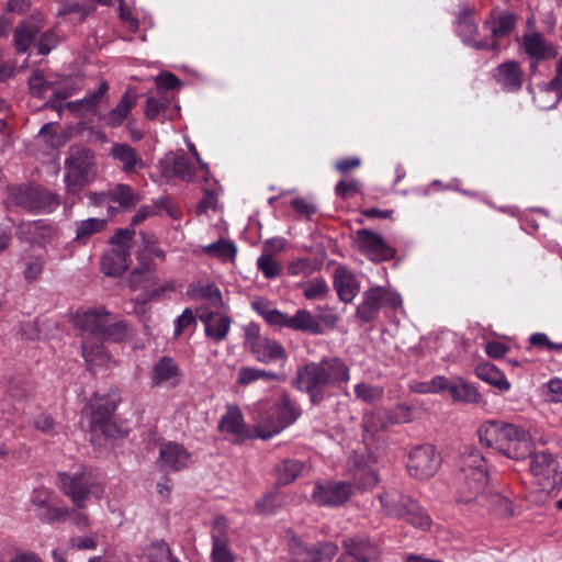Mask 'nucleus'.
Wrapping results in <instances>:
<instances>
[{
	"instance_id": "obj_1",
	"label": "nucleus",
	"mask_w": 562,
	"mask_h": 562,
	"mask_svg": "<svg viewBox=\"0 0 562 562\" xmlns=\"http://www.w3.org/2000/svg\"><path fill=\"white\" fill-rule=\"evenodd\" d=\"M350 380V368L339 357H323L297 370L296 387L308 394L312 404L317 405L326 398V389L344 387Z\"/></svg>"
},
{
	"instance_id": "obj_2",
	"label": "nucleus",
	"mask_w": 562,
	"mask_h": 562,
	"mask_svg": "<svg viewBox=\"0 0 562 562\" xmlns=\"http://www.w3.org/2000/svg\"><path fill=\"white\" fill-rule=\"evenodd\" d=\"M481 443L513 460H524L533 450L530 432L503 420H486L479 428Z\"/></svg>"
},
{
	"instance_id": "obj_3",
	"label": "nucleus",
	"mask_w": 562,
	"mask_h": 562,
	"mask_svg": "<svg viewBox=\"0 0 562 562\" xmlns=\"http://www.w3.org/2000/svg\"><path fill=\"white\" fill-rule=\"evenodd\" d=\"M301 416L300 406L282 392L270 408L259 411L252 427L255 438L270 439L293 425Z\"/></svg>"
},
{
	"instance_id": "obj_4",
	"label": "nucleus",
	"mask_w": 562,
	"mask_h": 562,
	"mask_svg": "<svg viewBox=\"0 0 562 562\" xmlns=\"http://www.w3.org/2000/svg\"><path fill=\"white\" fill-rule=\"evenodd\" d=\"M93 165L92 150L85 147L70 148L65 161V184L68 192L77 193L89 182Z\"/></svg>"
},
{
	"instance_id": "obj_5",
	"label": "nucleus",
	"mask_w": 562,
	"mask_h": 562,
	"mask_svg": "<svg viewBox=\"0 0 562 562\" xmlns=\"http://www.w3.org/2000/svg\"><path fill=\"white\" fill-rule=\"evenodd\" d=\"M133 235L132 229L120 228L110 239L112 248L101 259V269L106 276H121L127 270Z\"/></svg>"
},
{
	"instance_id": "obj_6",
	"label": "nucleus",
	"mask_w": 562,
	"mask_h": 562,
	"mask_svg": "<svg viewBox=\"0 0 562 562\" xmlns=\"http://www.w3.org/2000/svg\"><path fill=\"white\" fill-rule=\"evenodd\" d=\"M516 25L517 15L515 13L498 12L497 10L491 11L483 22V29L490 33V38L474 42V47L476 49L498 52L502 41L510 36Z\"/></svg>"
},
{
	"instance_id": "obj_7",
	"label": "nucleus",
	"mask_w": 562,
	"mask_h": 562,
	"mask_svg": "<svg viewBox=\"0 0 562 562\" xmlns=\"http://www.w3.org/2000/svg\"><path fill=\"white\" fill-rule=\"evenodd\" d=\"M362 297L363 301L357 307L356 316L364 323L375 321L383 307L397 308L402 305L401 295L384 286L369 288L363 292Z\"/></svg>"
},
{
	"instance_id": "obj_8",
	"label": "nucleus",
	"mask_w": 562,
	"mask_h": 562,
	"mask_svg": "<svg viewBox=\"0 0 562 562\" xmlns=\"http://www.w3.org/2000/svg\"><path fill=\"white\" fill-rule=\"evenodd\" d=\"M440 467V458L431 445L414 447L407 461V470L411 476L425 480L434 476Z\"/></svg>"
},
{
	"instance_id": "obj_9",
	"label": "nucleus",
	"mask_w": 562,
	"mask_h": 562,
	"mask_svg": "<svg viewBox=\"0 0 562 562\" xmlns=\"http://www.w3.org/2000/svg\"><path fill=\"white\" fill-rule=\"evenodd\" d=\"M353 485L345 481H323L314 484L312 499L318 506L344 505L353 494Z\"/></svg>"
},
{
	"instance_id": "obj_10",
	"label": "nucleus",
	"mask_w": 562,
	"mask_h": 562,
	"mask_svg": "<svg viewBox=\"0 0 562 562\" xmlns=\"http://www.w3.org/2000/svg\"><path fill=\"white\" fill-rule=\"evenodd\" d=\"M289 550L296 562H329L338 552V547L331 541L306 544L297 537L289 540Z\"/></svg>"
},
{
	"instance_id": "obj_11",
	"label": "nucleus",
	"mask_w": 562,
	"mask_h": 562,
	"mask_svg": "<svg viewBox=\"0 0 562 562\" xmlns=\"http://www.w3.org/2000/svg\"><path fill=\"white\" fill-rule=\"evenodd\" d=\"M94 479L89 472L59 474V488L71 499L77 508L85 507V501L92 493Z\"/></svg>"
},
{
	"instance_id": "obj_12",
	"label": "nucleus",
	"mask_w": 562,
	"mask_h": 562,
	"mask_svg": "<svg viewBox=\"0 0 562 562\" xmlns=\"http://www.w3.org/2000/svg\"><path fill=\"white\" fill-rule=\"evenodd\" d=\"M355 243L358 250L374 262L387 261L395 256V249L389 246L380 234L370 229L357 231Z\"/></svg>"
},
{
	"instance_id": "obj_13",
	"label": "nucleus",
	"mask_w": 562,
	"mask_h": 562,
	"mask_svg": "<svg viewBox=\"0 0 562 562\" xmlns=\"http://www.w3.org/2000/svg\"><path fill=\"white\" fill-rule=\"evenodd\" d=\"M19 205L34 213H52L59 205V199L56 194L43 190L26 188L16 194Z\"/></svg>"
},
{
	"instance_id": "obj_14",
	"label": "nucleus",
	"mask_w": 562,
	"mask_h": 562,
	"mask_svg": "<svg viewBox=\"0 0 562 562\" xmlns=\"http://www.w3.org/2000/svg\"><path fill=\"white\" fill-rule=\"evenodd\" d=\"M521 47L525 54L537 63L553 59L558 56L555 45L536 30H530L522 34Z\"/></svg>"
},
{
	"instance_id": "obj_15",
	"label": "nucleus",
	"mask_w": 562,
	"mask_h": 562,
	"mask_svg": "<svg viewBox=\"0 0 562 562\" xmlns=\"http://www.w3.org/2000/svg\"><path fill=\"white\" fill-rule=\"evenodd\" d=\"M492 78L507 93L518 92L524 83L525 72L516 60L499 64L492 72Z\"/></svg>"
},
{
	"instance_id": "obj_16",
	"label": "nucleus",
	"mask_w": 562,
	"mask_h": 562,
	"mask_svg": "<svg viewBox=\"0 0 562 562\" xmlns=\"http://www.w3.org/2000/svg\"><path fill=\"white\" fill-rule=\"evenodd\" d=\"M43 27L44 19L41 14H32L20 22L13 31L12 44L15 53L25 54Z\"/></svg>"
},
{
	"instance_id": "obj_17",
	"label": "nucleus",
	"mask_w": 562,
	"mask_h": 562,
	"mask_svg": "<svg viewBox=\"0 0 562 562\" xmlns=\"http://www.w3.org/2000/svg\"><path fill=\"white\" fill-rule=\"evenodd\" d=\"M110 321L111 314L102 307L79 311L75 316V324L78 328L82 329L83 338H90L91 336L92 338L100 339L104 326Z\"/></svg>"
},
{
	"instance_id": "obj_18",
	"label": "nucleus",
	"mask_w": 562,
	"mask_h": 562,
	"mask_svg": "<svg viewBox=\"0 0 562 562\" xmlns=\"http://www.w3.org/2000/svg\"><path fill=\"white\" fill-rule=\"evenodd\" d=\"M182 381L178 364L170 357H161L151 369L150 384L153 387H177Z\"/></svg>"
},
{
	"instance_id": "obj_19",
	"label": "nucleus",
	"mask_w": 562,
	"mask_h": 562,
	"mask_svg": "<svg viewBox=\"0 0 562 562\" xmlns=\"http://www.w3.org/2000/svg\"><path fill=\"white\" fill-rule=\"evenodd\" d=\"M218 431L231 435L236 441L255 438L252 429H248L241 411L236 405H227L218 423Z\"/></svg>"
},
{
	"instance_id": "obj_20",
	"label": "nucleus",
	"mask_w": 562,
	"mask_h": 562,
	"mask_svg": "<svg viewBox=\"0 0 562 562\" xmlns=\"http://www.w3.org/2000/svg\"><path fill=\"white\" fill-rule=\"evenodd\" d=\"M533 101L541 110L555 108L562 101V57L557 64L554 78L538 87Z\"/></svg>"
},
{
	"instance_id": "obj_21",
	"label": "nucleus",
	"mask_w": 562,
	"mask_h": 562,
	"mask_svg": "<svg viewBox=\"0 0 562 562\" xmlns=\"http://www.w3.org/2000/svg\"><path fill=\"white\" fill-rule=\"evenodd\" d=\"M487 484V472H469V474H458L457 494L462 503L475 501L485 490Z\"/></svg>"
},
{
	"instance_id": "obj_22",
	"label": "nucleus",
	"mask_w": 562,
	"mask_h": 562,
	"mask_svg": "<svg viewBox=\"0 0 562 562\" xmlns=\"http://www.w3.org/2000/svg\"><path fill=\"white\" fill-rule=\"evenodd\" d=\"M159 165L165 178L176 177L190 182L195 177V167L183 154L169 153L160 160Z\"/></svg>"
},
{
	"instance_id": "obj_23",
	"label": "nucleus",
	"mask_w": 562,
	"mask_h": 562,
	"mask_svg": "<svg viewBox=\"0 0 562 562\" xmlns=\"http://www.w3.org/2000/svg\"><path fill=\"white\" fill-rule=\"evenodd\" d=\"M191 462V453L180 443L169 441L159 449V464L170 471H181Z\"/></svg>"
},
{
	"instance_id": "obj_24",
	"label": "nucleus",
	"mask_w": 562,
	"mask_h": 562,
	"mask_svg": "<svg viewBox=\"0 0 562 562\" xmlns=\"http://www.w3.org/2000/svg\"><path fill=\"white\" fill-rule=\"evenodd\" d=\"M121 401L120 392L116 389L111 390L105 395L94 394L90 400L91 406V426L104 420L111 419Z\"/></svg>"
},
{
	"instance_id": "obj_25",
	"label": "nucleus",
	"mask_w": 562,
	"mask_h": 562,
	"mask_svg": "<svg viewBox=\"0 0 562 562\" xmlns=\"http://www.w3.org/2000/svg\"><path fill=\"white\" fill-rule=\"evenodd\" d=\"M136 102V93L132 89H127L115 108L102 115L101 120L106 126L116 128L125 122L131 111L135 108Z\"/></svg>"
},
{
	"instance_id": "obj_26",
	"label": "nucleus",
	"mask_w": 562,
	"mask_h": 562,
	"mask_svg": "<svg viewBox=\"0 0 562 562\" xmlns=\"http://www.w3.org/2000/svg\"><path fill=\"white\" fill-rule=\"evenodd\" d=\"M334 286L339 299L345 303H350L360 290L356 277L342 266L335 270Z\"/></svg>"
},
{
	"instance_id": "obj_27",
	"label": "nucleus",
	"mask_w": 562,
	"mask_h": 562,
	"mask_svg": "<svg viewBox=\"0 0 562 562\" xmlns=\"http://www.w3.org/2000/svg\"><path fill=\"white\" fill-rule=\"evenodd\" d=\"M257 361L271 363L288 358L284 347L276 339L263 337L258 345L250 350Z\"/></svg>"
},
{
	"instance_id": "obj_28",
	"label": "nucleus",
	"mask_w": 562,
	"mask_h": 562,
	"mask_svg": "<svg viewBox=\"0 0 562 562\" xmlns=\"http://www.w3.org/2000/svg\"><path fill=\"white\" fill-rule=\"evenodd\" d=\"M342 548L352 550L363 562H378L381 559V549L368 538L350 537L342 541Z\"/></svg>"
},
{
	"instance_id": "obj_29",
	"label": "nucleus",
	"mask_w": 562,
	"mask_h": 562,
	"mask_svg": "<svg viewBox=\"0 0 562 562\" xmlns=\"http://www.w3.org/2000/svg\"><path fill=\"white\" fill-rule=\"evenodd\" d=\"M108 195H110V202L117 204V207L110 206L112 213L130 210L142 200L140 194L125 183L114 186L108 191Z\"/></svg>"
},
{
	"instance_id": "obj_30",
	"label": "nucleus",
	"mask_w": 562,
	"mask_h": 562,
	"mask_svg": "<svg viewBox=\"0 0 562 562\" xmlns=\"http://www.w3.org/2000/svg\"><path fill=\"white\" fill-rule=\"evenodd\" d=\"M200 319L205 325L207 337L215 341H222L226 338L231 327V318L228 316L216 312H209L201 314Z\"/></svg>"
},
{
	"instance_id": "obj_31",
	"label": "nucleus",
	"mask_w": 562,
	"mask_h": 562,
	"mask_svg": "<svg viewBox=\"0 0 562 562\" xmlns=\"http://www.w3.org/2000/svg\"><path fill=\"white\" fill-rule=\"evenodd\" d=\"M112 157L122 164V169L126 173L134 172L136 169L144 167L143 159L138 156L137 151L124 143H115L111 147Z\"/></svg>"
},
{
	"instance_id": "obj_32",
	"label": "nucleus",
	"mask_w": 562,
	"mask_h": 562,
	"mask_svg": "<svg viewBox=\"0 0 562 562\" xmlns=\"http://www.w3.org/2000/svg\"><path fill=\"white\" fill-rule=\"evenodd\" d=\"M380 503L385 513L390 516L401 518L412 503V498L402 494L395 488L383 492L380 496Z\"/></svg>"
},
{
	"instance_id": "obj_33",
	"label": "nucleus",
	"mask_w": 562,
	"mask_h": 562,
	"mask_svg": "<svg viewBox=\"0 0 562 562\" xmlns=\"http://www.w3.org/2000/svg\"><path fill=\"white\" fill-rule=\"evenodd\" d=\"M170 93L159 92L154 97H149L145 104V116L148 120L161 117L162 120L171 119L170 106L172 103Z\"/></svg>"
},
{
	"instance_id": "obj_34",
	"label": "nucleus",
	"mask_w": 562,
	"mask_h": 562,
	"mask_svg": "<svg viewBox=\"0 0 562 562\" xmlns=\"http://www.w3.org/2000/svg\"><path fill=\"white\" fill-rule=\"evenodd\" d=\"M102 340L98 338L90 339L89 337H85L82 340V357L91 367L103 366L110 360V355L105 350Z\"/></svg>"
},
{
	"instance_id": "obj_35",
	"label": "nucleus",
	"mask_w": 562,
	"mask_h": 562,
	"mask_svg": "<svg viewBox=\"0 0 562 562\" xmlns=\"http://www.w3.org/2000/svg\"><path fill=\"white\" fill-rule=\"evenodd\" d=\"M259 380H263L266 382H271V381L281 382L284 380V378L276 372L267 371V370L259 369L256 367H248V366L240 367L237 371L236 382L238 385L247 386V385L255 383Z\"/></svg>"
},
{
	"instance_id": "obj_36",
	"label": "nucleus",
	"mask_w": 562,
	"mask_h": 562,
	"mask_svg": "<svg viewBox=\"0 0 562 562\" xmlns=\"http://www.w3.org/2000/svg\"><path fill=\"white\" fill-rule=\"evenodd\" d=\"M108 221L104 218L90 217L75 223L74 241L85 245L95 234L106 227Z\"/></svg>"
},
{
	"instance_id": "obj_37",
	"label": "nucleus",
	"mask_w": 562,
	"mask_h": 562,
	"mask_svg": "<svg viewBox=\"0 0 562 562\" xmlns=\"http://www.w3.org/2000/svg\"><path fill=\"white\" fill-rule=\"evenodd\" d=\"M459 474H469V472H487L486 460L481 451L474 447H465L459 460Z\"/></svg>"
},
{
	"instance_id": "obj_38",
	"label": "nucleus",
	"mask_w": 562,
	"mask_h": 562,
	"mask_svg": "<svg viewBox=\"0 0 562 562\" xmlns=\"http://www.w3.org/2000/svg\"><path fill=\"white\" fill-rule=\"evenodd\" d=\"M289 328L313 335L323 334L322 325L307 310H297L293 316H290Z\"/></svg>"
},
{
	"instance_id": "obj_39",
	"label": "nucleus",
	"mask_w": 562,
	"mask_h": 562,
	"mask_svg": "<svg viewBox=\"0 0 562 562\" xmlns=\"http://www.w3.org/2000/svg\"><path fill=\"white\" fill-rule=\"evenodd\" d=\"M477 378L496 386L501 391H508L510 383L505 375L491 362L480 363L475 368Z\"/></svg>"
},
{
	"instance_id": "obj_40",
	"label": "nucleus",
	"mask_w": 562,
	"mask_h": 562,
	"mask_svg": "<svg viewBox=\"0 0 562 562\" xmlns=\"http://www.w3.org/2000/svg\"><path fill=\"white\" fill-rule=\"evenodd\" d=\"M203 252L206 255L217 258L222 261L233 260L236 256L237 248L234 243L221 238L215 243L202 247Z\"/></svg>"
},
{
	"instance_id": "obj_41",
	"label": "nucleus",
	"mask_w": 562,
	"mask_h": 562,
	"mask_svg": "<svg viewBox=\"0 0 562 562\" xmlns=\"http://www.w3.org/2000/svg\"><path fill=\"white\" fill-rule=\"evenodd\" d=\"M458 32L463 42L474 47L475 36L477 34V25L470 9H464L458 16Z\"/></svg>"
},
{
	"instance_id": "obj_42",
	"label": "nucleus",
	"mask_w": 562,
	"mask_h": 562,
	"mask_svg": "<svg viewBox=\"0 0 562 562\" xmlns=\"http://www.w3.org/2000/svg\"><path fill=\"white\" fill-rule=\"evenodd\" d=\"M530 460V472L532 475L539 479H547L550 476L553 470V458L549 452L533 453V450L529 454Z\"/></svg>"
},
{
	"instance_id": "obj_43",
	"label": "nucleus",
	"mask_w": 562,
	"mask_h": 562,
	"mask_svg": "<svg viewBox=\"0 0 562 562\" xmlns=\"http://www.w3.org/2000/svg\"><path fill=\"white\" fill-rule=\"evenodd\" d=\"M401 518L422 530L429 529L431 525V519L428 514L414 501H412Z\"/></svg>"
},
{
	"instance_id": "obj_44",
	"label": "nucleus",
	"mask_w": 562,
	"mask_h": 562,
	"mask_svg": "<svg viewBox=\"0 0 562 562\" xmlns=\"http://www.w3.org/2000/svg\"><path fill=\"white\" fill-rule=\"evenodd\" d=\"M303 463L297 460L286 459L277 465L279 482L283 485L292 483L302 472Z\"/></svg>"
},
{
	"instance_id": "obj_45",
	"label": "nucleus",
	"mask_w": 562,
	"mask_h": 562,
	"mask_svg": "<svg viewBox=\"0 0 562 562\" xmlns=\"http://www.w3.org/2000/svg\"><path fill=\"white\" fill-rule=\"evenodd\" d=\"M108 89H109L108 82L101 81L97 91L87 94L81 100L68 102L65 106L71 111H77V109L80 106H85L91 111L100 103L101 99L104 97Z\"/></svg>"
},
{
	"instance_id": "obj_46",
	"label": "nucleus",
	"mask_w": 562,
	"mask_h": 562,
	"mask_svg": "<svg viewBox=\"0 0 562 562\" xmlns=\"http://www.w3.org/2000/svg\"><path fill=\"white\" fill-rule=\"evenodd\" d=\"M164 209H167V200L165 198H159L151 205H142L132 217V226L142 224L147 218L157 215Z\"/></svg>"
},
{
	"instance_id": "obj_47",
	"label": "nucleus",
	"mask_w": 562,
	"mask_h": 562,
	"mask_svg": "<svg viewBox=\"0 0 562 562\" xmlns=\"http://www.w3.org/2000/svg\"><path fill=\"white\" fill-rule=\"evenodd\" d=\"M228 522L225 517L218 516L214 518L211 530L212 547L228 546Z\"/></svg>"
},
{
	"instance_id": "obj_48",
	"label": "nucleus",
	"mask_w": 562,
	"mask_h": 562,
	"mask_svg": "<svg viewBox=\"0 0 562 562\" xmlns=\"http://www.w3.org/2000/svg\"><path fill=\"white\" fill-rule=\"evenodd\" d=\"M284 503V497L279 492H271L266 494L256 504V507L261 514H273Z\"/></svg>"
},
{
	"instance_id": "obj_49",
	"label": "nucleus",
	"mask_w": 562,
	"mask_h": 562,
	"mask_svg": "<svg viewBox=\"0 0 562 562\" xmlns=\"http://www.w3.org/2000/svg\"><path fill=\"white\" fill-rule=\"evenodd\" d=\"M69 515V508L53 506L50 503L42 512L36 514L37 518L46 524L65 520Z\"/></svg>"
},
{
	"instance_id": "obj_50",
	"label": "nucleus",
	"mask_w": 562,
	"mask_h": 562,
	"mask_svg": "<svg viewBox=\"0 0 562 562\" xmlns=\"http://www.w3.org/2000/svg\"><path fill=\"white\" fill-rule=\"evenodd\" d=\"M257 268L267 279H274L281 273L280 263L268 254L260 255L257 259Z\"/></svg>"
},
{
	"instance_id": "obj_51",
	"label": "nucleus",
	"mask_w": 562,
	"mask_h": 562,
	"mask_svg": "<svg viewBox=\"0 0 562 562\" xmlns=\"http://www.w3.org/2000/svg\"><path fill=\"white\" fill-rule=\"evenodd\" d=\"M127 334V325L123 321L112 323V319L106 323L104 330H102L100 339L121 341Z\"/></svg>"
},
{
	"instance_id": "obj_52",
	"label": "nucleus",
	"mask_w": 562,
	"mask_h": 562,
	"mask_svg": "<svg viewBox=\"0 0 562 562\" xmlns=\"http://www.w3.org/2000/svg\"><path fill=\"white\" fill-rule=\"evenodd\" d=\"M450 394L454 400L475 403L480 398V394L465 383L454 384L451 383L449 389Z\"/></svg>"
},
{
	"instance_id": "obj_53",
	"label": "nucleus",
	"mask_w": 562,
	"mask_h": 562,
	"mask_svg": "<svg viewBox=\"0 0 562 562\" xmlns=\"http://www.w3.org/2000/svg\"><path fill=\"white\" fill-rule=\"evenodd\" d=\"M355 394L363 402H373L383 396V389L368 383H358L355 386Z\"/></svg>"
},
{
	"instance_id": "obj_54",
	"label": "nucleus",
	"mask_w": 562,
	"mask_h": 562,
	"mask_svg": "<svg viewBox=\"0 0 562 562\" xmlns=\"http://www.w3.org/2000/svg\"><path fill=\"white\" fill-rule=\"evenodd\" d=\"M414 411L408 404H398L387 414V419L392 424H406L413 420Z\"/></svg>"
},
{
	"instance_id": "obj_55",
	"label": "nucleus",
	"mask_w": 562,
	"mask_h": 562,
	"mask_svg": "<svg viewBox=\"0 0 562 562\" xmlns=\"http://www.w3.org/2000/svg\"><path fill=\"white\" fill-rule=\"evenodd\" d=\"M165 251L158 247L156 244H147L145 247L144 252L139 254L138 260L140 265L143 266V269L146 271L153 270V266L150 265L149 260L155 257L159 258L160 260L165 259Z\"/></svg>"
},
{
	"instance_id": "obj_56",
	"label": "nucleus",
	"mask_w": 562,
	"mask_h": 562,
	"mask_svg": "<svg viewBox=\"0 0 562 562\" xmlns=\"http://www.w3.org/2000/svg\"><path fill=\"white\" fill-rule=\"evenodd\" d=\"M45 267V261L42 257L32 258L23 271L24 279L27 283H33L40 279Z\"/></svg>"
},
{
	"instance_id": "obj_57",
	"label": "nucleus",
	"mask_w": 562,
	"mask_h": 562,
	"mask_svg": "<svg viewBox=\"0 0 562 562\" xmlns=\"http://www.w3.org/2000/svg\"><path fill=\"white\" fill-rule=\"evenodd\" d=\"M40 221L23 222L18 226V236L21 240L36 243L38 240Z\"/></svg>"
},
{
	"instance_id": "obj_58",
	"label": "nucleus",
	"mask_w": 562,
	"mask_h": 562,
	"mask_svg": "<svg viewBox=\"0 0 562 562\" xmlns=\"http://www.w3.org/2000/svg\"><path fill=\"white\" fill-rule=\"evenodd\" d=\"M328 285L323 279H315L304 289V296L307 300L323 299L328 293Z\"/></svg>"
},
{
	"instance_id": "obj_59",
	"label": "nucleus",
	"mask_w": 562,
	"mask_h": 562,
	"mask_svg": "<svg viewBox=\"0 0 562 562\" xmlns=\"http://www.w3.org/2000/svg\"><path fill=\"white\" fill-rule=\"evenodd\" d=\"M157 93H170L180 86V80L171 72H165L156 77Z\"/></svg>"
},
{
	"instance_id": "obj_60",
	"label": "nucleus",
	"mask_w": 562,
	"mask_h": 562,
	"mask_svg": "<svg viewBox=\"0 0 562 562\" xmlns=\"http://www.w3.org/2000/svg\"><path fill=\"white\" fill-rule=\"evenodd\" d=\"M314 271V267L310 259L307 258H301L297 260H294L289 263L288 266V273L290 276L296 277V276H303L307 277Z\"/></svg>"
},
{
	"instance_id": "obj_61",
	"label": "nucleus",
	"mask_w": 562,
	"mask_h": 562,
	"mask_svg": "<svg viewBox=\"0 0 562 562\" xmlns=\"http://www.w3.org/2000/svg\"><path fill=\"white\" fill-rule=\"evenodd\" d=\"M52 493L45 487L35 488L31 496V504L35 508L36 514L42 512L49 503Z\"/></svg>"
},
{
	"instance_id": "obj_62",
	"label": "nucleus",
	"mask_w": 562,
	"mask_h": 562,
	"mask_svg": "<svg viewBox=\"0 0 562 562\" xmlns=\"http://www.w3.org/2000/svg\"><path fill=\"white\" fill-rule=\"evenodd\" d=\"M58 42V35L54 31H47L43 33L37 42L38 53L41 55H47L53 48L57 46Z\"/></svg>"
},
{
	"instance_id": "obj_63",
	"label": "nucleus",
	"mask_w": 562,
	"mask_h": 562,
	"mask_svg": "<svg viewBox=\"0 0 562 562\" xmlns=\"http://www.w3.org/2000/svg\"><path fill=\"white\" fill-rule=\"evenodd\" d=\"M360 188L361 183L356 179H351L348 181L341 180L336 184L335 192L337 195L346 199L350 195L358 193L360 191Z\"/></svg>"
},
{
	"instance_id": "obj_64",
	"label": "nucleus",
	"mask_w": 562,
	"mask_h": 562,
	"mask_svg": "<svg viewBox=\"0 0 562 562\" xmlns=\"http://www.w3.org/2000/svg\"><path fill=\"white\" fill-rule=\"evenodd\" d=\"M245 346L250 351L255 345H258L263 338L260 335V327L256 323H249L245 326Z\"/></svg>"
}]
</instances>
